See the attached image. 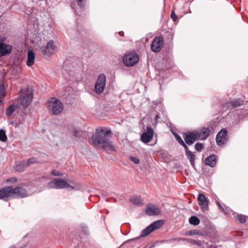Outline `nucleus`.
I'll return each instance as SVG.
<instances>
[{
	"label": "nucleus",
	"instance_id": "f257e3e1",
	"mask_svg": "<svg viewBox=\"0 0 248 248\" xmlns=\"http://www.w3.org/2000/svg\"><path fill=\"white\" fill-rule=\"evenodd\" d=\"M112 133L109 128L96 129L92 136L91 144L94 147H99L108 154L115 151V149L108 137Z\"/></svg>",
	"mask_w": 248,
	"mask_h": 248
},
{
	"label": "nucleus",
	"instance_id": "f03ea898",
	"mask_svg": "<svg viewBox=\"0 0 248 248\" xmlns=\"http://www.w3.org/2000/svg\"><path fill=\"white\" fill-rule=\"evenodd\" d=\"M21 87L16 101L18 105L23 108L28 107L31 103L33 97V89L31 87L27 86Z\"/></svg>",
	"mask_w": 248,
	"mask_h": 248
},
{
	"label": "nucleus",
	"instance_id": "7ed1b4c3",
	"mask_svg": "<svg viewBox=\"0 0 248 248\" xmlns=\"http://www.w3.org/2000/svg\"><path fill=\"white\" fill-rule=\"evenodd\" d=\"M48 110L54 115H58L62 112L63 110L62 103L57 98H52L47 103Z\"/></svg>",
	"mask_w": 248,
	"mask_h": 248
},
{
	"label": "nucleus",
	"instance_id": "20e7f679",
	"mask_svg": "<svg viewBox=\"0 0 248 248\" xmlns=\"http://www.w3.org/2000/svg\"><path fill=\"white\" fill-rule=\"evenodd\" d=\"M56 49V46L53 40H49L46 45L39 47V50L43 57L47 58L54 54Z\"/></svg>",
	"mask_w": 248,
	"mask_h": 248
},
{
	"label": "nucleus",
	"instance_id": "39448f33",
	"mask_svg": "<svg viewBox=\"0 0 248 248\" xmlns=\"http://www.w3.org/2000/svg\"><path fill=\"white\" fill-rule=\"evenodd\" d=\"M16 195V188L12 186H6L0 189V199L8 201L13 199Z\"/></svg>",
	"mask_w": 248,
	"mask_h": 248
},
{
	"label": "nucleus",
	"instance_id": "423d86ee",
	"mask_svg": "<svg viewBox=\"0 0 248 248\" xmlns=\"http://www.w3.org/2000/svg\"><path fill=\"white\" fill-rule=\"evenodd\" d=\"M139 61V56L135 52L132 51L125 54L123 57V62L127 66H132L136 64Z\"/></svg>",
	"mask_w": 248,
	"mask_h": 248
},
{
	"label": "nucleus",
	"instance_id": "0eeeda50",
	"mask_svg": "<svg viewBox=\"0 0 248 248\" xmlns=\"http://www.w3.org/2000/svg\"><path fill=\"white\" fill-rule=\"evenodd\" d=\"M106 84V76L104 74L99 75L94 85V91L97 94H101L104 91Z\"/></svg>",
	"mask_w": 248,
	"mask_h": 248
},
{
	"label": "nucleus",
	"instance_id": "6e6552de",
	"mask_svg": "<svg viewBox=\"0 0 248 248\" xmlns=\"http://www.w3.org/2000/svg\"><path fill=\"white\" fill-rule=\"evenodd\" d=\"M164 46L163 38L158 36L154 39L151 46V50L155 52H158Z\"/></svg>",
	"mask_w": 248,
	"mask_h": 248
},
{
	"label": "nucleus",
	"instance_id": "1a4fd4ad",
	"mask_svg": "<svg viewBox=\"0 0 248 248\" xmlns=\"http://www.w3.org/2000/svg\"><path fill=\"white\" fill-rule=\"evenodd\" d=\"M48 185L50 188L54 189H62L65 188L67 186H69V184L66 181L60 178L54 179L53 181L49 182Z\"/></svg>",
	"mask_w": 248,
	"mask_h": 248
},
{
	"label": "nucleus",
	"instance_id": "9d476101",
	"mask_svg": "<svg viewBox=\"0 0 248 248\" xmlns=\"http://www.w3.org/2000/svg\"><path fill=\"white\" fill-rule=\"evenodd\" d=\"M244 101L240 99H234L222 104V107L224 109H232L236 107L243 105Z\"/></svg>",
	"mask_w": 248,
	"mask_h": 248
},
{
	"label": "nucleus",
	"instance_id": "9b49d317",
	"mask_svg": "<svg viewBox=\"0 0 248 248\" xmlns=\"http://www.w3.org/2000/svg\"><path fill=\"white\" fill-rule=\"evenodd\" d=\"M154 133L153 129L150 126H147L146 131L143 132L141 135V140L145 143L149 142L153 137Z\"/></svg>",
	"mask_w": 248,
	"mask_h": 248
},
{
	"label": "nucleus",
	"instance_id": "f8f14e48",
	"mask_svg": "<svg viewBox=\"0 0 248 248\" xmlns=\"http://www.w3.org/2000/svg\"><path fill=\"white\" fill-rule=\"evenodd\" d=\"M227 131L225 129L221 130L216 137L217 144L218 146H221L225 144L227 141Z\"/></svg>",
	"mask_w": 248,
	"mask_h": 248
},
{
	"label": "nucleus",
	"instance_id": "ddd939ff",
	"mask_svg": "<svg viewBox=\"0 0 248 248\" xmlns=\"http://www.w3.org/2000/svg\"><path fill=\"white\" fill-rule=\"evenodd\" d=\"M198 140H204L209 136L210 130L208 128L203 127L200 130L194 131Z\"/></svg>",
	"mask_w": 248,
	"mask_h": 248
},
{
	"label": "nucleus",
	"instance_id": "4468645a",
	"mask_svg": "<svg viewBox=\"0 0 248 248\" xmlns=\"http://www.w3.org/2000/svg\"><path fill=\"white\" fill-rule=\"evenodd\" d=\"M145 212L148 215L155 216L160 214L161 211L156 205L148 204L146 207Z\"/></svg>",
	"mask_w": 248,
	"mask_h": 248
},
{
	"label": "nucleus",
	"instance_id": "2eb2a0df",
	"mask_svg": "<svg viewBox=\"0 0 248 248\" xmlns=\"http://www.w3.org/2000/svg\"><path fill=\"white\" fill-rule=\"evenodd\" d=\"M184 140L186 143L189 145L193 144L196 140H198L194 131L186 133Z\"/></svg>",
	"mask_w": 248,
	"mask_h": 248
},
{
	"label": "nucleus",
	"instance_id": "dca6fc26",
	"mask_svg": "<svg viewBox=\"0 0 248 248\" xmlns=\"http://www.w3.org/2000/svg\"><path fill=\"white\" fill-rule=\"evenodd\" d=\"M198 199L199 201V205H200L202 211L207 209L208 206V201L203 194L200 193L199 194Z\"/></svg>",
	"mask_w": 248,
	"mask_h": 248
},
{
	"label": "nucleus",
	"instance_id": "f3484780",
	"mask_svg": "<svg viewBox=\"0 0 248 248\" xmlns=\"http://www.w3.org/2000/svg\"><path fill=\"white\" fill-rule=\"evenodd\" d=\"M12 50V46L2 43H0V57L9 54Z\"/></svg>",
	"mask_w": 248,
	"mask_h": 248
},
{
	"label": "nucleus",
	"instance_id": "a211bd4d",
	"mask_svg": "<svg viewBox=\"0 0 248 248\" xmlns=\"http://www.w3.org/2000/svg\"><path fill=\"white\" fill-rule=\"evenodd\" d=\"M217 160V156L214 154H212L206 157L204 160V163L205 165L213 168L216 166Z\"/></svg>",
	"mask_w": 248,
	"mask_h": 248
},
{
	"label": "nucleus",
	"instance_id": "6ab92c4d",
	"mask_svg": "<svg viewBox=\"0 0 248 248\" xmlns=\"http://www.w3.org/2000/svg\"><path fill=\"white\" fill-rule=\"evenodd\" d=\"M6 88L4 86L3 80L1 79L0 80V104H3V99L5 97Z\"/></svg>",
	"mask_w": 248,
	"mask_h": 248
},
{
	"label": "nucleus",
	"instance_id": "aec40b11",
	"mask_svg": "<svg viewBox=\"0 0 248 248\" xmlns=\"http://www.w3.org/2000/svg\"><path fill=\"white\" fill-rule=\"evenodd\" d=\"M28 196L26 189L22 186H16V198H24Z\"/></svg>",
	"mask_w": 248,
	"mask_h": 248
},
{
	"label": "nucleus",
	"instance_id": "412c9836",
	"mask_svg": "<svg viewBox=\"0 0 248 248\" xmlns=\"http://www.w3.org/2000/svg\"><path fill=\"white\" fill-rule=\"evenodd\" d=\"M35 54L33 50H29L28 52L27 65L29 66L32 65L34 63Z\"/></svg>",
	"mask_w": 248,
	"mask_h": 248
},
{
	"label": "nucleus",
	"instance_id": "4be33fe9",
	"mask_svg": "<svg viewBox=\"0 0 248 248\" xmlns=\"http://www.w3.org/2000/svg\"><path fill=\"white\" fill-rule=\"evenodd\" d=\"M164 224V221L162 220H158L155 221L151 224L149 226L151 229V231H154L156 229L161 228Z\"/></svg>",
	"mask_w": 248,
	"mask_h": 248
},
{
	"label": "nucleus",
	"instance_id": "5701e85b",
	"mask_svg": "<svg viewBox=\"0 0 248 248\" xmlns=\"http://www.w3.org/2000/svg\"><path fill=\"white\" fill-rule=\"evenodd\" d=\"M153 231H151V228L149 226H148L147 227H146L145 229H144L143 230H142V231L141 232L140 235L139 237L130 239L128 240V241H133V240H134L136 239H138L140 237H145V236H147L149 234H150Z\"/></svg>",
	"mask_w": 248,
	"mask_h": 248
},
{
	"label": "nucleus",
	"instance_id": "b1692460",
	"mask_svg": "<svg viewBox=\"0 0 248 248\" xmlns=\"http://www.w3.org/2000/svg\"><path fill=\"white\" fill-rule=\"evenodd\" d=\"M186 155L187 157V158L190 161V163L191 165V166L195 168V155L191 151L187 152V153H186Z\"/></svg>",
	"mask_w": 248,
	"mask_h": 248
},
{
	"label": "nucleus",
	"instance_id": "393cba45",
	"mask_svg": "<svg viewBox=\"0 0 248 248\" xmlns=\"http://www.w3.org/2000/svg\"><path fill=\"white\" fill-rule=\"evenodd\" d=\"M130 201L131 203L135 205H139L142 203L140 196L139 195H134L130 198Z\"/></svg>",
	"mask_w": 248,
	"mask_h": 248
},
{
	"label": "nucleus",
	"instance_id": "a878e982",
	"mask_svg": "<svg viewBox=\"0 0 248 248\" xmlns=\"http://www.w3.org/2000/svg\"><path fill=\"white\" fill-rule=\"evenodd\" d=\"M181 240L184 241H186L188 243H189L194 245H197L199 247H202V242L199 240L186 238H183Z\"/></svg>",
	"mask_w": 248,
	"mask_h": 248
},
{
	"label": "nucleus",
	"instance_id": "bb28decb",
	"mask_svg": "<svg viewBox=\"0 0 248 248\" xmlns=\"http://www.w3.org/2000/svg\"><path fill=\"white\" fill-rule=\"evenodd\" d=\"M25 163H26L25 160H22L16 163V171H22L27 168V166H24Z\"/></svg>",
	"mask_w": 248,
	"mask_h": 248
},
{
	"label": "nucleus",
	"instance_id": "cd10ccee",
	"mask_svg": "<svg viewBox=\"0 0 248 248\" xmlns=\"http://www.w3.org/2000/svg\"><path fill=\"white\" fill-rule=\"evenodd\" d=\"M189 222L190 224L197 225L199 224L200 220L198 217L196 216H191L189 218Z\"/></svg>",
	"mask_w": 248,
	"mask_h": 248
},
{
	"label": "nucleus",
	"instance_id": "c85d7f7f",
	"mask_svg": "<svg viewBox=\"0 0 248 248\" xmlns=\"http://www.w3.org/2000/svg\"><path fill=\"white\" fill-rule=\"evenodd\" d=\"M37 159L35 157H31L29 158L27 161H26V163L24 164V166H27L28 167L32 164L37 163Z\"/></svg>",
	"mask_w": 248,
	"mask_h": 248
},
{
	"label": "nucleus",
	"instance_id": "c756f323",
	"mask_svg": "<svg viewBox=\"0 0 248 248\" xmlns=\"http://www.w3.org/2000/svg\"><path fill=\"white\" fill-rule=\"evenodd\" d=\"M7 136L5 132L3 129H0V140L2 142H5L7 140Z\"/></svg>",
	"mask_w": 248,
	"mask_h": 248
},
{
	"label": "nucleus",
	"instance_id": "7c9ffc66",
	"mask_svg": "<svg viewBox=\"0 0 248 248\" xmlns=\"http://www.w3.org/2000/svg\"><path fill=\"white\" fill-rule=\"evenodd\" d=\"M187 235H202L203 233L202 232H200L199 230H193L189 231L187 232Z\"/></svg>",
	"mask_w": 248,
	"mask_h": 248
},
{
	"label": "nucleus",
	"instance_id": "2f4dec72",
	"mask_svg": "<svg viewBox=\"0 0 248 248\" xmlns=\"http://www.w3.org/2000/svg\"><path fill=\"white\" fill-rule=\"evenodd\" d=\"M15 110V106L14 104L11 105L6 109V115L10 116Z\"/></svg>",
	"mask_w": 248,
	"mask_h": 248
},
{
	"label": "nucleus",
	"instance_id": "473e14b6",
	"mask_svg": "<svg viewBox=\"0 0 248 248\" xmlns=\"http://www.w3.org/2000/svg\"><path fill=\"white\" fill-rule=\"evenodd\" d=\"M237 219L241 223H245L246 221L247 217L242 214L237 215Z\"/></svg>",
	"mask_w": 248,
	"mask_h": 248
},
{
	"label": "nucleus",
	"instance_id": "72a5a7b5",
	"mask_svg": "<svg viewBox=\"0 0 248 248\" xmlns=\"http://www.w3.org/2000/svg\"><path fill=\"white\" fill-rule=\"evenodd\" d=\"M195 148L197 151L201 152L203 148V144L202 143L198 142L195 145Z\"/></svg>",
	"mask_w": 248,
	"mask_h": 248
},
{
	"label": "nucleus",
	"instance_id": "f704fd0d",
	"mask_svg": "<svg viewBox=\"0 0 248 248\" xmlns=\"http://www.w3.org/2000/svg\"><path fill=\"white\" fill-rule=\"evenodd\" d=\"M78 5L80 7H84L86 0H76Z\"/></svg>",
	"mask_w": 248,
	"mask_h": 248
},
{
	"label": "nucleus",
	"instance_id": "c9c22d12",
	"mask_svg": "<svg viewBox=\"0 0 248 248\" xmlns=\"http://www.w3.org/2000/svg\"><path fill=\"white\" fill-rule=\"evenodd\" d=\"M173 135H174L176 140L178 142V143L180 144H182V143H183L184 142V140L182 139V138H181V137L179 135H178L176 133H174Z\"/></svg>",
	"mask_w": 248,
	"mask_h": 248
},
{
	"label": "nucleus",
	"instance_id": "e433bc0d",
	"mask_svg": "<svg viewBox=\"0 0 248 248\" xmlns=\"http://www.w3.org/2000/svg\"><path fill=\"white\" fill-rule=\"evenodd\" d=\"M82 134V132L81 131L75 130L73 132V135L77 138L80 137Z\"/></svg>",
	"mask_w": 248,
	"mask_h": 248
},
{
	"label": "nucleus",
	"instance_id": "4c0bfd02",
	"mask_svg": "<svg viewBox=\"0 0 248 248\" xmlns=\"http://www.w3.org/2000/svg\"><path fill=\"white\" fill-rule=\"evenodd\" d=\"M130 160L135 164H139L140 163L139 158L136 157L131 156L130 157Z\"/></svg>",
	"mask_w": 248,
	"mask_h": 248
},
{
	"label": "nucleus",
	"instance_id": "58836bf2",
	"mask_svg": "<svg viewBox=\"0 0 248 248\" xmlns=\"http://www.w3.org/2000/svg\"><path fill=\"white\" fill-rule=\"evenodd\" d=\"M26 115V112H23L22 114H21V115H20V118H19L20 119V124H21L22 123L24 120H25V116Z\"/></svg>",
	"mask_w": 248,
	"mask_h": 248
},
{
	"label": "nucleus",
	"instance_id": "ea45409f",
	"mask_svg": "<svg viewBox=\"0 0 248 248\" xmlns=\"http://www.w3.org/2000/svg\"><path fill=\"white\" fill-rule=\"evenodd\" d=\"M171 17L174 21H176L177 20V16L173 11H172L171 12Z\"/></svg>",
	"mask_w": 248,
	"mask_h": 248
},
{
	"label": "nucleus",
	"instance_id": "a19ab883",
	"mask_svg": "<svg viewBox=\"0 0 248 248\" xmlns=\"http://www.w3.org/2000/svg\"><path fill=\"white\" fill-rule=\"evenodd\" d=\"M180 145H182L184 148V149L185 150L186 153H187V152L190 151L189 150L188 146H187V145L186 144V143L185 142H184Z\"/></svg>",
	"mask_w": 248,
	"mask_h": 248
},
{
	"label": "nucleus",
	"instance_id": "79ce46f5",
	"mask_svg": "<svg viewBox=\"0 0 248 248\" xmlns=\"http://www.w3.org/2000/svg\"><path fill=\"white\" fill-rule=\"evenodd\" d=\"M217 204L218 207L220 210H221L223 212H225V209L223 207V206L221 205L219 202L217 201Z\"/></svg>",
	"mask_w": 248,
	"mask_h": 248
},
{
	"label": "nucleus",
	"instance_id": "37998d69",
	"mask_svg": "<svg viewBox=\"0 0 248 248\" xmlns=\"http://www.w3.org/2000/svg\"><path fill=\"white\" fill-rule=\"evenodd\" d=\"M51 173L54 176H61L62 175V174L58 171H57L56 170H52L51 171Z\"/></svg>",
	"mask_w": 248,
	"mask_h": 248
},
{
	"label": "nucleus",
	"instance_id": "c03bdc74",
	"mask_svg": "<svg viewBox=\"0 0 248 248\" xmlns=\"http://www.w3.org/2000/svg\"><path fill=\"white\" fill-rule=\"evenodd\" d=\"M6 182L7 183L9 182H16V178H12L7 179L6 180Z\"/></svg>",
	"mask_w": 248,
	"mask_h": 248
},
{
	"label": "nucleus",
	"instance_id": "a18cd8bd",
	"mask_svg": "<svg viewBox=\"0 0 248 248\" xmlns=\"http://www.w3.org/2000/svg\"><path fill=\"white\" fill-rule=\"evenodd\" d=\"M65 187L67 188L69 190H73L75 189V187L74 186H71L69 185V186H67Z\"/></svg>",
	"mask_w": 248,
	"mask_h": 248
},
{
	"label": "nucleus",
	"instance_id": "49530a36",
	"mask_svg": "<svg viewBox=\"0 0 248 248\" xmlns=\"http://www.w3.org/2000/svg\"><path fill=\"white\" fill-rule=\"evenodd\" d=\"M160 118V116L159 114H156L155 116V119L156 121H157Z\"/></svg>",
	"mask_w": 248,
	"mask_h": 248
},
{
	"label": "nucleus",
	"instance_id": "de8ad7c7",
	"mask_svg": "<svg viewBox=\"0 0 248 248\" xmlns=\"http://www.w3.org/2000/svg\"><path fill=\"white\" fill-rule=\"evenodd\" d=\"M209 248H217V247L215 245H210Z\"/></svg>",
	"mask_w": 248,
	"mask_h": 248
},
{
	"label": "nucleus",
	"instance_id": "09e8293b",
	"mask_svg": "<svg viewBox=\"0 0 248 248\" xmlns=\"http://www.w3.org/2000/svg\"><path fill=\"white\" fill-rule=\"evenodd\" d=\"M119 34L120 35H123V34H124V32L123 31H120L119 32Z\"/></svg>",
	"mask_w": 248,
	"mask_h": 248
},
{
	"label": "nucleus",
	"instance_id": "8fccbe9b",
	"mask_svg": "<svg viewBox=\"0 0 248 248\" xmlns=\"http://www.w3.org/2000/svg\"><path fill=\"white\" fill-rule=\"evenodd\" d=\"M10 248H16V246H15L14 245L12 246V247H11Z\"/></svg>",
	"mask_w": 248,
	"mask_h": 248
},
{
	"label": "nucleus",
	"instance_id": "3c124183",
	"mask_svg": "<svg viewBox=\"0 0 248 248\" xmlns=\"http://www.w3.org/2000/svg\"><path fill=\"white\" fill-rule=\"evenodd\" d=\"M18 108V107H17V105H16V110H17V108Z\"/></svg>",
	"mask_w": 248,
	"mask_h": 248
},
{
	"label": "nucleus",
	"instance_id": "603ef678",
	"mask_svg": "<svg viewBox=\"0 0 248 248\" xmlns=\"http://www.w3.org/2000/svg\"><path fill=\"white\" fill-rule=\"evenodd\" d=\"M11 124H14V122H11Z\"/></svg>",
	"mask_w": 248,
	"mask_h": 248
}]
</instances>
